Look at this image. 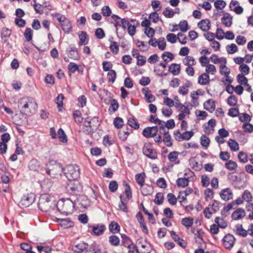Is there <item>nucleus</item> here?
I'll return each instance as SVG.
<instances>
[{"label":"nucleus","mask_w":253,"mask_h":253,"mask_svg":"<svg viewBox=\"0 0 253 253\" xmlns=\"http://www.w3.org/2000/svg\"><path fill=\"white\" fill-rule=\"evenodd\" d=\"M18 107L21 113L28 115L36 112L38 104L33 98L24 97L19 100Z\"/></svg>","instance_id":"obj_1"},{"label":"nucleus","mask_w":253,"mask_h":253,"mask_svg":"<svg viewBox=\"0 0 253 253\" xmlns=\"http://www.w3.org/2000/svg\"><path fill=\"white\" fill-rule=\"evenodd\" d=\"M55 206L53 198L49 194H45L41 196L39 202V209L44 212L50 211Z\"/></svg>","instance_id":"obj_2"},{"label":"nucleus","mask_w":253,"mask_h":253,"mask_svg":"<svg viewBox=\"0 0 253 253\" xmlns=\"http://www.w3.org/2000/svg\"><path fill=\"white\" fill-rule=\"evenodd\" d=\"M75 204L76 202H73L70 199H62L58 201L57 208L60 212L68 215L72 213Z\"/></svg>","instance_id":"obj_3"},{"label":"nucleus","mask_w":253,"mask_h":253,"mask_svg":"<svg viewBox=\"0 0 253 253\" xmlns=\"http://www.w3.org/2000/svg\"><path fill=\"white\" fill-rule=\"evenodd\" d=\"M63 171L62 166L53 160L49 162L48 167L46 169V173L54 178L60 175Z\"/></svg>","instance_id":"obj_4"},{"label":"nucleus","mask_w":253,"mask_h":253,"mask_svg":"<svg viewBox=\"0 0 253 253\" xmlns=\"http://www.w3.org/2000/svg\"><path fill=\"white\" fill-rule=\"evenodd\" d=\"M64 170L66 177L70 181L77 179L80 175V169L76 165H68Z\"/></svg>","instance_id":"obj_5"},{"label":"nucleus","mask_w":253,"mask_h":253,"mask_svg":"<svg viewBox=\"0 0 253 253\" xmlns=\"http://www.w3.org/2000/svg\"><path fill=\"white\" fill-rule=\"evenodd\" d=\"M143 153L148 158L151 159H156L158 154L156 150L153 148L150 143H145L143 148Z\"/></svg>","instance_id":"obj_6"},{"label":"nucleus","mask_w":253,"mask_h":253,"mask_svg":"<svg viewBox=\"0 0 253 253\" xmlns=\"http://www.w3.org/2000/svg\"><path fill=\"white\" fill-rule=\"evenodd\" d=\"M35 200V196L34 194L31 193L24 195L21 198L19 205L22 208L29 207Z\"/></svg>","instance_id":"obj_7"},{"label":"nucleus","mask_w":253,"mask_h":253,"mask_svg":"<svg viewBox=\"0 0 253 253\" xmlns=\"http://www.w3.org/2000/svg\"><path fill=\"white\" fill-rule=\"evenodd\" d=\"M233 192L229 188H226L221 190L219 193L221 199L224 201H228L233 198Z\"/></svg>","instance_id":"obj_8"},{"label":"nucleus","mask_w":253,"mask_h":253,"mask_svg":"<svg viewBox=\"0 0 253 253\" xmlns=\"http://www.w3.org/2000/svg\"><path fill=\"white\" fill-rule=\"evenodd\" d=\"M235 240V239L232 235H226L223 238V245L225 248L230 249L233 247Z\"/></svg>","instance_id":"obj_9"},{"label":"nucleus","mask_w":253,"mask_h":253,"mask_svg":"<svg viewBox=\"0 0 253 253\" xmlns=\"http://www.w3.org/2000/svg\"><path fill=\"white\" fill-rule=\"evenodd\" d=\"M158 131V127H148L144 128L143 130L142 134L144 136L149 138L154 137L157 134Z\"/></svg>","instance_id":"obj_10"},{"label":"nucleus","mask_w":253,"mask_h":253,"mask_svg":"<svg viewBox=\"0 0 253 253\" xmlns=\"http://www.w3.org/2000/svg\"><path fill=\"white\" fill-rule=\"evenodd\" d=\"M230 9L237 14H241L243 12V8L240 6L239 2L237 0H232L229 5Z\"/></svg>","instance_id":"obj_11"},{"label":"nucleus","mask_w":253,"mask_h":253,"mask_svg":"<svg viewBox=\"0 0 253 253\" xmlns=\"http://www.w3.org/2000/svg\"><path fill=\"white\" fill-rule=\"evenodd\" d=\"M67 54L69 57L73 60H78L80 59L78 49L76 47L70 46L67 51Z\"/></svg>","instance_id":"obj_12"},{"label":"nucleus","mask_w":253,"mask_h":253,"mask_svg":"<svg viewBox=\"0 0 253 253\" xmlns=\"http://www.w3.org/2000/svg\"><path fill=\"white\" fill-rule=\"evenodd\" d=\"M78 36L80 40L78 42L79 46L83 45H85L88 44L89 42V37L85 32L81 31L79 33Z\"/></svg>","instance_id":"obj_13"},{"label":"nucleus","mask_w":253,"mask_h":253,"mask_svg":"<svg viewBox=\"0 0 253 253\" xmlns=\"http://www.w3.org/2000/svg\"><path fill=\"white\" fill-rule=\"evenodd\" d=\"M92 228V231L94 235L99 236L103 234L106 229V227L103 224H95L92 226H89Z\"/></svg>","instance_id":"obj_14"},{"label":"nucleus","mask_w":253,"mask_h":253,"mask_svg":"<svg viewBox=\"0 0 253 253\" xmlns=\"http://www.w3.org/2000/svg\"><path fill=\"white\" fill-rule=\"evenodd\" d=\"M245 215V211L243 209L238 208L232 213L231 217L233 220H238L244 217Z\"/></svg>","instance_id":"obj_15"},{"label":"nucleus","mask_w":253,"mask_h":253,"mask_svg":"<svg viewBox=\"0 0 253 253\" xmlns=\"http://www.w3.org/2000/svg\"><path fill=\"white\" fill-rule=\"evenodd\" d=\"M56 221L64 228H67L73 226V223L69 218H56Z\"/></svg>","instance_id":"obj_16"},{"label":"nucleus","mask_w":253,"mask_h":253,"mask_svg":"<svg viewBox=\"0 0 253 253\" xmlns=\"http://www.w3.org/2000/svg\"><path fill=\"white\" fill-rule=\"evenodd\" d=\"M79 183L76 184L75 182H70L66 186V190L70 194H75L79 192Z\"/></svg>","instance_id":"obj_17"},{"label":"nucleus","mask_w":253,"mask_h":253,"mask_svg":"<svg viewBox=\"0 0 253 253\" xmlns=\"http://www.w3.org/2000/svg\"><path fill=\"white\" fill-rule=\"evenodd\" d=\"M211 23L209 19H203L198 24L200 29L203 31H207L210 29Z\"/></svg>","instance_id":"obj_18"},{"label":"nucleus","mask_w":253,"mask_h":253,"mask_svg":"<svg viewBox=\"0 0 253 253\" xmlns=\"http://www.w3.org/2000/svg\"><path fill=\"white\" fill-rule=\"evenodd\" d=\"M142 91L144 94L147 102L151 103L155 100V97L151 93V91L148 89V88H144L142 89Z\"/></svg>","instance_id":"obj_19"},{"label":"nucleus","mask_w":253,"mask_h":253,"mask_svg":"<svg viewBox=\"0 0 253 253\" xmlns=\"http://www.w3.org/2000/svg\"><path fill=\"white\" fill-rule=\"evenodd\" d=\"M221 21L226 27H230L232 24V16L228 13H225L221 18Z\"/></svg>","instance_id":"obj_20"},{"label":"nucleus","mask_w":253,"mask_h":253,"mask_svg":"<svg viewBox=\"0 0 253 253\" xmlns=\"http://www.w3.org/2000/svg\"><path fill=\"white\" fill-rule=\"evenodd\" d=\"M179 154V152L177 151L171 152L168 156L169 160L174 164H178L179 163V161L178 159Z\"/></svg>","instance_id":"obj_21"},{"label":"nucleus","mask_w":253,"mask_h":253,"mask_svg":"<svg viewBox=\"0 0 253 253\" xmlns=\"http://www.w3.org/2000/svg\"><path fill=\"white\" fill-rule=\"evenodd\" d=\"M198 83L201 85H206L210 83V77L207 73H203L198 78Z\"/></svg>","instance_id":"obj_22"},{"label":"nucleus","mask_w":253,"mask_h":253,"mask_svg":"<svg viewBox=\"0 0 253 253\" xmlns=\"http://www.w3.org/2000/svg\"><path fill=\"white\" fill-rule=\"evenodd\" d=\"M88 245L84 243H81L74 247V251L76 253H81L86 252Z\"/></svg>","instance_id":"obj_23"},{"label":"nucleus","mask_w":253,"mask_h":253,"mask_svg":"<svg viewBox=\"0 0 253 253\" xmlns=\"http://www.w3.org/2000/svg\"><path fill=\"white\" fill-rule=\"evenodd\" d=\"M204 108L207 111L212 112L215 108L214 101L212 99H209L204 104Z\"/></svg>","instance_id":"obj_24"},{"label":"nucleus","mask_w":253,"mask_h":253,"mask_svg":"<svg viewBox=\"0 0 253 253\" xmlns=\"http://www.w3.org/2000/svg\"><path fill=\"white\" fill-rule=\"evenodd\" d=\"M169 71L174 76L178 75L180 71V66L176 63L171 64L169 67Z\"/></svg>","instance_id":"obj_25"},{"label":"nucleus","mask_w":253,"mask_h":253,"mask_svg":"<svg viewBox=\"0 0 253 253\" xmlns=\"http://www.w3.org/2000/svg\"><path fill=\"white\" fill-rule=\"evenodd\" d=\"M145 176L146 175L144 172L137 173L135 176V180L140 187L144 185Z\"/></svg>","instance_id":"obj_26"},{"label":"nucleus","mask_w":253,"mask_h":253,"mask_svg":"<svg viewBox=\"0 0 253 253\" xmlns=\"http://www.w3.org/2000/svg\"><path fill=\"white\" fill-rule=\"evenodd\" d=\"M183 63L187 66H192L196 64V62L192 56H187L183 59Z\"/></svg>","instance_id":"obj_27"},{"label":"nucleus","mask_w":253,"mask_h":253,"mask_svg":"<svg viewBox=\"0 0 253 253\" xmlns=\"http://www.w3.org/2000/svg\"><path fill=\"white\" fill-rule=\"evenodd\" d=\"M11 34V31L7 28H4L2 29L1 33V38L2 40L6 42Z\"/></svg>","instance_id":"obj_28"},{"label":"nucleus","mask_w":253,"mask_h":253,"mask_svg":"<svg viewBox=\"0 0 253 253\" xmlns=\"http://www.w3.org/2000/svg\"><path fill=\"white\" fill-rule=\"evenodd\" d=\"M109 228L111 232L115 234L120 231V226L118 223L113 221L109 224Z\"/></svg>","instance_id":"obj_29"},{"label":"nucleus","mask_w":253,"mask_h":253,"mask_svg":"<svg viewBox=\"0 0 253 253\" xmlns=\"http://www.w3.org/2000/svg\"><path fill=\"white\" fill-rule=\"evenodd\" d=\"M140 190L143 195L147 196L152 193L153 189L150 185L146 184L140 187Z\"/></svg>","instance_id":"obj_30"},{"label":"nucleus","mask_w":253,"mask_h":253,"mask_svg":"<svg viewBox=\"0 0 253 253\" xmlns=\"http://www.w3.org/2000/svg\"><path fill=\"white\" fill-rule=\"evenodd\" d=\"M248 232L243 228L242 225L239 224L236 226V232L237 235L245 237L247 235Z\"/></svg>","instance_id":"obj_31"},{"label":"nucleus","mask_w":253,"mask_h":253,"mask_svg":"<svg viewBox=\"0 0 253 253\" xmlns=\"http://www.w3.org/2000/svg\"><path fill=\"white\" fill-rule=\"evenodd\" d=\"M162 58L165 62L168 63L173 59L174 56L171 52H165L162 54Z\"/></svg>","instance_id":"obj_32"},{"label":"nucleus","mask_w":253,"mask_h":253,"mask_svg":"<svg viewBox=\"0 0 253 253\" xmlns=\"http://www.w3.org/2000/svg\"><path fill=\"white\" fill-rule=\"evenodd\" d=\"M29 168L32 170H37L40 168L39 162L36 159H32L29 164Z\"/></svg>","instance_id":"obj_33"},{"label":"nucleus","mask_w":253,"mask_h":253,"mask_svg":"<svg viewBox=\"0 0 253 253\" xmlns=\"http://www.w3.org/2000/svg\"><path fill=\"white\" fill-rule=\"evenodd\" d=\"M84 126L86 128L84 130L86 133L89 134L93 132V129L91 126V120L89 118H87L84 122Z\"/></svg>","instance_id":"obj_34"},{"label":"nucleus","mask_w":253,"mask_h":253,"mask_svg":"<svg viewBox=\"0 0 253 253\" xmlns=\"http://www.w3.org/2000/svg\"><path fill=\"white\" fill-rule=\"evenodd\" d=\"M119 104L116 99H113L111 101L110 106L109 108L108 111L110 113H114L119 108Z\"/></svg>","instance_id":"obj_35"},{"label":"nucleus","mask_w":253,"mask_h":253,"mask_svg":"<svg viewBox=\"0 0 253 253\" xmlns=\"http://www.w3.org/2000/svg\"><path fill=\"white\" fill-rule=\"evenodd\" d=\"M61 26L62 27V30L66 32H69L72 28L71 24L69 20L67 18L65 19L64 22L61 24Z\"/></svg>","instance_id":"obj_36"},{"label":"nucleus","mask_w":253,"mask_h":253,"mask_svg":"<svg viewBox=\"0 0 253 253\" xmlns=\"http://www.w3.org/2000/svg\"><path fill=\"white\" fill-rule=\"evenodd\" d=\"M120 198L121 199L120 204L119 205L120 209L124 212H127V208L126 204L127 203V201L126 199L123 198L122 195L120 196Z\"/></svg>","instance_id":"obj_37"},{"label":"nucleus","mask_w":253,"mask_h":253,"mask_svg":"<svg viewBox=\"0 0 253 253\" xmlns=\"http://www.w3.org/2000/svg\"><path fill=\"white\" fill-rule=\"evenodd\" d=\"M21 249L25 251L26 253H35V252L32 251V247L31 244L24 243L20 244Z\"/></svg>","instance_id":"obj_38"},{"label":"nucleus","mask_w":253,"mask_h":253,"mask_svg":"<svg viewBox=\"0 0 253 253\" xmlns=\"http://www.w3.org/2000/svg\"><path fill=\"white\" fill-rule=\"evenodd\" d=\"M189 180L188 178H179L176 180V183L178 187H185L188 184Z\"/></svg>","instance_id":"obj_39"},{"label":"nucleus","mask_w":253,"mask_h":253,"mask_svg":"<svg viewBox=\"0 0 253 253\" xmlns=\"http://www.w3.org/2000/svg\"><path fill=\"white\" fill-rule=\"evenodd\" d=\"M228 144L232 151H236L239 149L238 143L234 140L230 139L228 142Z\"/></svg>","instance_id":"obj_40"},{"label":"nucleus","mask_w":253,"mask_h":253,"mask_svg":"<svg viewBox=\"0 0 253 253\" xmlns=\"http://www.w3.org/2000/svg\"><path fill=\"white\" fill-rule=\"evenodd\" d=\"M215 222L219 227L225 228L227 226V223L223 218L216 217L214 220Z\"/></svg>","instance_id":"obj_41"},{"label":"nucleus","mask_w":253,"mask_h":253,"mask_svg":"<svg viewBox=\"0 0 253 253\" xmlns=\"http://www.w3.org/2000/svg\"><path fill=\"white\" fill-rule=\"evenodd\" d=\"M193 218L191 217H185L182 218L181 223L186 227H191L193 224Z\"/></svg>","instance_id":"obj_42"},{"label":"nucleus","mask_w":253,"mask_h":253,"mask_svg":"<svg viewBox=\"0 0 253 253\" xmlns=\"http://www.w3.org/2000/svg\"><path fill=\"white\" fill-rule=\"evenodd\" d=\"M58 138L60 141L66 143L67 141V137L62 128H60L58 131Z\"/></svg>","instance_id":"obj_43"},{"label":"nucleus","mask_w":253,"mask_h":253,"mask_svg":"<svg viewBox=\"0 0 253 253\" xmlns=\"http://www.w3.org/2000/svg\"><path fill=\"white\" fill-rule=\"evenodd\" d=\"M136 58L137 59V65L138 66H142L146 63V59L145 56L136 54Z\"/></svg>","instance_id":"obj_44"},{"label":"nucleus","mask_w":253,"mask_h":253,"mask_svg":"<svg viewBox=\"0 0 253 253\" xmlns=\"http://www.w3.org/2000/svg\"><path fill=\"white\" fill-rule=\"evenodd\" d=\"M24 36L27 41L30 42L32 40L33 31L30 28H27L24 33Z\"/></svg>","instance_id":"obj_45"},{"label":"nucleus","mask_w":253,"mask_h":253,"mask_svg":"<svg viewBox=\"0 0 253 253\" xmlns=\"http://www.w3.org/2000/svg\"><path fill=\"white\" fill-rule=\"evenodd\" d=\"M116 78V73L115 70H110L107 74V79L109 82L113 83Z\"/></svg>","instance_id":"obj_46"},{"label":"nucleus","mask_w":253,"mask_h":253,"mask_svg":"<svg viewBox=\"0 0 253 253\" xmlns=\"http://www.w3.org/2000/svg\"><path fill=\"white\" fill-rule=\"evenodd\" d=\"M198 95V94L197 93V92L193 91V92H191V97L192 98L191 105L192 106L196 107L199 104V102L198 101V97H197Z\"/></svg>","instance_id":"obj_47"},{"label":"nucleus","mask_w":253,"mask_h":253,"mask_svg":"<svg viewBox=\"0 0 253 253\" xmlns=\"http://www.w3.org/2000/svg\"><path fill=\"white\" fill-rule=\"evenodd\" d=\"M239 119L241 122H244V123H248L251 120L250 116L247 113L241 114L239 117Z\"/></svg>","instance_id":"obj_48"},{"label":"nucleus","mask_w":253,"mask_h":253,"mask_svg":"<svg viewBox=\"0 0 253 253\" xmlns=\"http://www.w3.org/2000/svg\"><path fill=\"white\" fill-rule=\"evenodd\" d=\"M154 202L157 205L162 204L164 202V195L163 193H158L155 196Z\"/></svg>","instance_id":"obj_49"},{"label":"nucleus","mask_w":253,"mask_h":253,"mask_svg":"<svg viewBox=\"0 0 253 253\" xmlns=\"http://www.w3.org/2000/svg\"><path fill=\"white\" fill-rule=\"evenodd\" d=\"M226 50L229 54H234L237 51L238 47L235 44L231 43L226 46Z\"/></svg>","instance_id":"obj_50"},{"label":"nucleus","mask_w":253,"mask_h":253,"mask_svg":"<svg viewBox=\"0 0 253 253\" xmlns=\"http://www.w3.org/2000/svg\"><path fill=\"white\" fill-rule=\"evenodd\" d=\"M110 50L114 54H117L119 52V47L118 43L116 42H112L110 46H109Z\"/></svg>","instance_id":"obj_51"},{"label":"nucleus","mask_w":253,"mask_h":253,"mask_svg":"<svg viewBox=\"0 0 253 253\" xmlns=\"http://www.w3.org/2000/svg\"><path fill=\"white\" fill-rule=\"evenodd\" d=\"M128 125L134 129H138L139 127L138 124L133 117H130L128 119Z\"/></svg>","instance_id":"obj_52"},{"label":"nucleus","mask_w":253,"mask_h":253,"mask_svg":"<svg viewBox=\"0 0 253 253\" xmlns=\"http://www.w3.org/2000/svg\"><path fill=\"white\" fill-rule=\"evenodd\" d=\"M136 45L140 50L143 52L146 51L148 49V46L143 41H138L136 42Z\"/></svg>","instance_id":"obj_53"},{"label":"nucleus","mask_w":253,"mask_h":253,"mask_svg":"<svg viewBox=\"0 0 253 253\" xmlns=\"http://www.w3.org/2000/svg\"><path fill=\"white\" fill-rule=\"evenodd\" d=\"M73 116L76 123H80L83 121V118L80 111L75 110L73 113Z\"/></svg>","instance_id":"obj_54"},{"label":"nucleus","mask_w":253,"mask_h":253,"mask_svg":"<svg viewBox=\"0 0 253 253\" xmlns=\"http://www.w3.org/2000/svg\"><path fill=\"white\" fill-rule=\"evenodd\" d=\"M178 26L180 31L182 32H186L189 29L188 22L186 20L180 21Z\"/></svg>","instance_id":"obj_55"},{"label":"nucleus","mask_w":253,"mask_h":253,"mask_svg":"<svg viewBox=\"0 0 253 253\" xmlns=\"http://www.w3.org/2000/svg\"><path fill=\"white\" fill-rule=\"evenodd\" d=\"M158 46L159 49L164 50L166 48V42L164 38H160L157 41V46Z\"/></svg>","instance_id":"obj_56"},{"label":"nucleus","mask_w":253,"mask_h":253,"mask_svg":"<svg viewBox=\"0 0 253 253\" xmlns=\"http://www.w3.org/2000/svg\"><path fill=\"white\" fill-rule=\"evenodd\" d=\"M101 14L105 17L110 16L112 14V10L109 6H104L101 8Z\"/></svg>","instance_id":"obj_57"},{"label":"nucleus","mask_w":253,"mask_h":253,"mask_svg":"<svg viewBox=\"0 0 253 253\" xmlns=\"http://www.w3.org/2000/svg\"><path fill=\"white\" fill-rule=\"evenodd\" d=\"M109 243L113 246H118L120 244V239L116 235H112L109 238Z\"/></svg>","instance_id":"obj_58"},{"label":"nucleus","mask_w":253,"mask_h":253,"mask_svg":"<svg viewBox=\"0 0 253 253\" xmlns=\"http://www.w3.org/2000/svg\"><path fill=\"white\" fill-rule=\"evenodd\" d=\"M225 167L229 170H234L237 168V164L235 162L230 160L225 164Z\"/></svg>","instance_id":"obj_59"},{"label":"nucleus","mask_w":253,"mask_h":253,"mask_svg":"<svg viewBox=\"0 0 253 253\" xmlns=\"http://www.w3.org/2000/svg\"><path fill=\"white\" fill-rule=\"evenodd\" d=\"M201 144L206 148L209 145L210 140L207 136L203 135L201 137Z\"/></svg>","instance_id":"obj_60"},{"label":"nucleus","mask_w":253,"mask_h":253,"mask_svg":"<svg viewBox=\"0 0 253 253\" xmlns=\"http://www.w3.org/2000/svg\"><path fill=\"white\" fill-rule=\"evenodd\" d=\"M220 203L216 201H213L212 204L209 205V207L212 211L213 213L216 212L219 209Z\"/></svg>","instance_id":"obj_61"},{"label":"nucleus","mask_w":253,"mask_h":253,"mask_svg":"<svg viewBox=\"0 0 253 253\" xmlns=\"http://www.w3.org/2000/svg\"><path fill=\"white\" fill-rule=\"evenodd\" d=\"M226 2L223 0H217L214 2L215 7L217 9L221 10L226 6Z\"/></svg>","instance_id":"obj_62"},{"label":"nucleus","mask_w":253,"mask_h":253,"mask_svg":"<svg viewBox=\"0 0 253 253\" xmlns=\"http://www.w3.org/2000/svg\"><path fill=\"white\" fill-rule=\"evenodd\" d=\"M163 14L167 18H172L174 16V12L173 10H172L171 8L169 7H167L163 12Z\"/></svg>","instance_id":"obj_63"},{"label":"nucleus","mask_w":253,"mask_h":253,"mask_svg":"<svg viewBox=\"0 0 253 253\" xmlns=\"http://www.w3.org/2000/svg\"><path fill=\"white\" fill-rule=\"evenodd\" d=\"M242 198L244 200L247 202H250L252 201L253 196L249 190H245L242 195Z\"/></svg>","instance_id":"obj_64"}]
</instances>
